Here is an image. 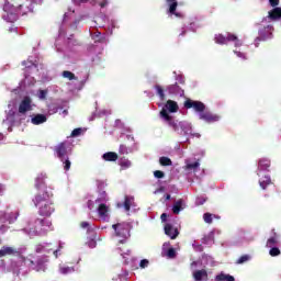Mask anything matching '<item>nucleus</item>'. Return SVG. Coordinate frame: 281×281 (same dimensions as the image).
Masks as SVG:
<instances>
[{
    "label": "nucleus",
    "instance_id": "nucleus-8",
    "mask_svg": "<svg viewBox=\"0 0 281 281\" xmlns=\"http://www.w3.org/2000/svg\"><path fill=\"white\" fill-rule=\"evenodd\" d=\"M200 120H203L207 124H214V122H218V120H221V116L210 111H204L203 113H200Z\"/></svg>",
    "mask_w": 281,
    "mask_h": 281
},
{
    "label": "nucleus",
    "instance_id": "nucleus-45",
    "mask_svg": "<svg viewBox=\"0 0 281 281\" xmlns=\"http://www.w3.org/2000/svg\"><path fill=\"white\" fill-rule=\"evenodd\" d=\"M80 227L82 229H88V232L91 229V225L89 224V222H81Z\"/></svg>",
    "mask_w": 281,
    "mask_h": 281
},
{
    "label": "nucleus",
    "instance_id": "nucleus-25",
    "mask_svg": "<svg viewBox=\"0 0 281 281\" xmlns=\"http://www.w3.org/2000/svg\"><path fill=\"white\" fill-rule=\"evenodd\" d=\"M133 201H135V198L125 195V200L123 203V207H124L125 212H131V205H132Z\"/></svg>",
    "mask_w": 281,
    "mask_h": 281
},
{
    "label": "nucleus",
    "instance_id": "nucleus-3",
    "mask_svg": "<svg viewBox=\"0 0 281 281\" xmlns=\"http://www.w3.org/2000/svg\"><path fill=\"white\" fill-rule=\"evenodd\" d=\"M117 238H122L119 243L124 244L131 238V223L123 222L112 225Z\"/></svg>",
    "mask_w": 281,
    "mask_h": 281
},
{
    "label": "nucleus",
    "instance_id": "nucleus-53",
    "mask_svg": "<svg viewBox=\"0 0 281 281\" xmlns=\"http://www.w3.org/2000/svg\"><path fill=\"white\" fill-rule=\"evenodd\" d=\"M0 231L2 232V234H5V232H8V226L5 225L0 226Z\"/></svg>",
    "mask_w": 281,
    "mask_h": 281
},
{
    "label": "nucleus",
    "instance_id": "nucleus-5",
    "mask_svg": "<svg viewBox=\"0 0 281 281\" xmlns=\"http://www.w3.org/2000/svg\"><path fill=\"white\" fill-rule=\"evenodd\" d=\"M184 109H194L196 113H203L205 111V103L187 99L184 101Z\"/></svg>",
    "mask_w": 281,
    "mask_h": 281
},
{
    "label": "nucleus",
    "instance_id": "nucleus-61",
    "mask_svg": "<svg viewBox=\"0 0 281 281\" xmlns=\"http://www.w3.org/2000/svg\"><path fill=\"white\" fill-rule=\"evenodd\" d=\"M30 263H31V265H34V261L31 260Z\"/></svg>",
    "mask_w": 281,
    "mask_h": 281
},
{
    "label": "nucleus",
    "instance_id": "nucleus-41",
    "mask_svg": "<svg viewBox=\"0 0 281 281\" xmlns=\"http://www.w3.org/2000/svg\"><path fill=\"white\" fill-rule=\"evenodd\" d=\"M167 256H168V258H176L177 257V251L175 250V248H169L167 250Z\"/></svg>",
    "mask_w": 281,
    "mask_h": 281
},
{
    "label": "nucleus",
    "instance_id": "nucleus-58",
    "mask_svg": "<svg viewBox=\"0 0 281 281\" xmlns=\"http://www.w3.org/2000/svg\"><path fill=\"white\" fill-rule=\"evenodd\" d=\"M3 192V187L0 184V194Z\"/></svg>",
    "mask_w": 281,
    "mask_h": 281
},
{
    "label": "nucleus",
    "instance_id": "nucleus-51",
    "mask_svg": "<svg viewBox=\"0 0 281 281\" xmlns=\"http://www.w3.org/2000/svg\"><path fill=\"white\" fill-rule=\"evenodd\" d=\"M207 201V199H204V198H198V203L200 205H203V203H205Z\"/></svg>",
    "mask_w": 281,
    "mask_h": 281
},
{
    "label": "nucleus",
    "instance_id": "nucleus-62",
    "mask_svg": "<svg viewBox=\"0 0 281 281\" xmlns=\"http://www.w3.org/2000/svg\"><path fill=\"white\" fill-rule=\"evenodd\" d=\"M31 3H34V0H31Z\"/></svg>",
    "mask_w": 281,
    "mask_h": 281
},
{
    "label": "nucleus",
    "instance_id": "nucleus-13",
    "mask_svg": "<svg viewBox=\"0 0 281 281\" xmlns=\"http://www.w3.org/2000/svg\"><path fill=\"white\" fill-rule=\"evenodd\" d=\"M22 66L24 67V69H31V71H34V70H36V71H38V61H34V60H32V59H26V60H24V61H22Z\"/></svg>",
    "mask_w": 281,
    "mask_h": 281
},
{
    "label": "nucleus",
    "instance_id": "nucleus-20",
    "mask_svg": "<svg viewBox=\"0 0 281 281\" xmlns=\"http://www.w3.org/2000/svg\"><path fill=\"white\" fill-rule=\"evenodd\" d=\"M35 225H41L44 229H52V221L47 218H37L35 220Z\"/></svg>",
    "mask_w": 281,
    "mask_h": 281
},
{
    "label": "nucleus",
    "instance_id": "nucleus-47",
    "mask_svg": "<svg viewBox=\"0 0 281 281\" xmlns=\"http://www.w3.org/2000/svg\"><path fill=\"white\" fill-rule=\"evenodd\" d=\"M43 181H44L43 176L37 177V178H36L35 187H36V188H41V183H43Z\"/></svg>",
    "mask_w": 281,
    "mask_h": 281
},
{
    "label": "nucleus",
    "instance_id": "nucleus-37",
    "mask_svg": "<svg viewBox=\"0 0 281 281\" xmlns=\"http://www.w3.org/2000/svg\"><path fill=\"white\" fill-rule=\"evenodd\" d=\"M227 42H236V43H238V36H236L235 34L228 33L227 37H226V43Z\"/></svg>",
    "mask_w": 281,
    "mask_h": 281
},
{
    "label": "nucleus",
    "instance_id": "nucleus-18",
    "mask_svg": "<svg viewBox=\"0 0 281 281\" xmlns=\"http://www.w3.org/2000/svg\"><path fill=\"white\" fill-rule=\"evenodd\" d=\"M98 214L100 218L105 220L109 216V206L104 203L100 204L98 207Z\"/></svg>",
    "mask_w": 281,
    "mask_h": 281
},
{
    "label": "nucleus",
    "instance_id": "nucleus-15",
    "mask_svg": "<svg viewBox=\"0 0 281 281\" xmlns=\"http://www.w3.org/2000/svg\"><path fill=\"white\" fill-rule=\"evenodd\" d=\"M32 124L38 126L41 124H45L47 122V116L45 114H36L31 119Z\"/></svg>",
    "mask_w": 281,
    "mask_h": 281
},
{
    "label": "nucleus",
    "instance_id": "nucleus-54",
    "mask_svg": "<svg viewBox=\"0 0 281 281\" xmlns=\"http://www.w3.org/2000/svg\"><path fill=\"white\" fill-rule=\"evenodd\" d=\"M54 256H55L56 258H58V250H55V251H54Z\"/></svg>",
    "mask_w": 281,
    "mask_h": 281
},
{
    "label": "nucleus",
    "instance_id": "nucleus-19",
    "mask_svg": "<svg viewBox=\"0 0 281 281\" xmlns=\"http://www.w3.org/2000/svg\"><path fill=\"white\" fill-rule=\"evenodd\" d=\"M119 166H121V170H128V168L133 166V162H131L128 158L123 156L119 159Z\"/></svg>",
    "mask_w": 281,
    "mask_h": 281
},
{
    "label": "nucleus",
    "instance_id": "nucleus-2",
    "mask_svg": "<svg viewBox=\"0 0 281 281\" xmlns=\"http://www.w3.org/2000/svg\"><path fill=\"white\" fill-rule=\"evenodd\" d=\"M3 19L8 23H15V21H19V14H26L27 11H23V4L14 5L10 2H5L3 5Z\"/></svg>",
    "mask_w": 281,
    "mask_h": 281
},
{
    "label": "nucleus",
    "instance_id": "nucleus-11",
    "mask_svg": "<svg viewBox=\"0 0 281 281\" xmlns=\"http://www.w3.org/2000/svg\"><path fill=\"white\" fill-rule=\"evenodd\" d=\"M165 234L166 236H169L171 240H175L177 236H179V229L172 227V224H166L165 225Z\"/></svg>",
    "mask_w": 281,
    "mask_h": 281
},
{
    "label": "nucleus",
    "instance_id": "nucleus-7",
    "mask_svg": "<svg viewBox=\"0 0 281 281\" xmlns=\"http://www.w3.org/2000/svg\"><path fill=\"white\" fill-rule=\"evenodd\" d=\"M27 111H32V98L24 97L23 100L20 102L19 105V113L25 115Z\"/></svg>",
    "mask_w": 281,
    "mask_h": 281
},
{
    "label": "nucleus",
    "instance_id": "nucleus-29",
    "mask_svg": "<svg viewBox=\"0 0 281 281\" xmlns=\"http://www.w3.org/2000/svg\"><path fill=\"white\" fill-rule=\"evenodd\" d=\"M251 260V256L243 255L240 258L237 259L236 265H245V262H249Z\"/></svg>",
    "mask_w": 281,
    "mask_h": 281
},
{
    "label": "nucleus",
    "instance_id": "nucleus-42",
    "mask_svg": "<svg viewBox=\"0 0 281 281\" xmlns=\"http://www.w3.org/2000/svg\"><path fill=\"white\" fill-rule=\"evenodd\" d=\"M38 98H40V100H46L47 99V90H40Z\"/></svg>",
    "mask_w": 281,
    "mask_h": 281
},
{
    "label": "nucleus",
    "instance_id": "nucleus-56",
    "mask_svg": "<svg viewBox=\"0 0 281 281\" xmlns=\"http://www.w3.org/2000/svg\"><path fill=\"white\" fill-rule=\"evenodd\" d=\"M166 200H167V201H170V194H167V195H166Z\"/></svg>",
    "mask_w": 281,
    "mask_h": 281
},
{
    "label": "nucleus",
    "instance_id": "nucleus-32",
    "mask_svg": "<svg viewBox=\"0 0 281 281\" xmlns=\"http://www.w3.org/2000/svg\"><path fill=\"white\" fill-rule=\"evenodd\" d=\"M280 254H281L280 248H278L276 246L270 247L269 255L272 258H276V256H280Z\"/></svg>",
    "mask_w": 281,
    "mask_h": 281
},
{
    "label": "nucleus",
    "instance_id": "nucleus-30",
    "mask_svg": "<svg viewBox=\"0 0 281 281\" xmlns=\"http://www.w3.org/2000/svg\"><path fill=\"white\" fill-rule=\"evenodd\" d=\"M199 166H201L199 161L187 164L184 170H198Z\"/></svg>",
    "mask_w": 281,
    "mask_h": 281
},
{
    "label": "nucleus",
    "instance_id": "nucleus-22",
    "mask_svg": "<svg viewBox=\"0 0 281 281\" xmlns=\"http://www.w3.org/2000/svg\"><path fill=\"white\" fill-rule=\"evenodd\" d=\"M102 159H104V161H117L119 156H117V153L108 151L103 154Z\"/></svg>",
    "mask_w": 281,
    "mask_h": 281
},
{
    "label": "nucleus",
    "instance_id": "nucleus-23",
    "mask_svg": "<svg viewBox=\"0 0 281 281\" xmlns=\"http://www.w3.org/2000/svg\"><path fill=\"white\" fill-rule=\"evenodd\" d=\"M259 186L262 190H267V186H271V178L269 176L260 178Z\"/></svg>",
    "mask_w": 281,
    "mask_h": 281
},
{
    "label": "nucleus",
    "instance_id": "nucleus-1",
    "mask_svg": "<svg viewBox=\"0 0 281 281\" xmlns=\"http://www.w3.org/2000/svg\"><path fill=\"white\" fill-rule=\"evenodd\" d=\"M35 207H38L40 216L49 218L56 212V205L52 201V195L47 191H41L33 199Z\"/></svg>",
    "mask_w": 281,
    "mask_h": 281
},
{
    "label": "nucleus",
    "instance_id": "nucleus-39",
    "mask_svg": "<svg viewBox=\"0 0 281 281\" xmlns=\"http://www.w3.org/2000/svg\"><path fill=\"white\" fill-rule=\"evenodd\" d=\"M154 177L156 179H164V177H166V173H164V171H161V170H156V171H154Z\"/></svg>",
    "mask_w": 281,
    "mask_h": 281
},
{
    "label": "nucleus",
    "instance_id": "nucleus-34",
    "mask_svg": "<svg viewBox=\"0 0 281 281\" xmlns=\"http://www.w3.org/2000/svg\"><path fill=\"white\" fill-rule=\"evenodd\" d=\"M64 170L69 171L71 169V160H69V156H67L64 160Z\"/></svg>",
    "mask_w": 281,
    "mask_h": 281
},
{
    "label": "nucleus",
    "instance_id": "nucleus-14",
    "mask_svg": "<svg viewBox=\"0 0 281 281\" xmlns=\"http://www.w3.org/2000/svg\"><path fill=\"white\" fill-rule=\"evenodd\" d=\"M165 111H169V113H177V111H179V104L173 100H168L165 104Z\"/></svg>",
    "mask_w": 281,
    "mask_h": 281
},
{
    "label": "nucleus",
    "instance_id": "nucleus-33",
    "mask_svg": "<svg viewBox=\"0 0 281 281\" xmlns=\"http://www.w3.org/2000/svg\"><path fill=\"white\" fill-rule=\"evenodd\" d=\"M157 91V95H159L160 100H164L166 98V94L164 93V88L159 85L155 87Z\"/></svg>",
    "mask_w": 281,
    "mask_h": 281
},
{
    "label": "nucleus",
    "instance_id": "nucleus-4",
    "mask_svg": "<svg viewBox=\"0 0 281 281\" xmlns=\"http://www.w3.org/2000/svg\"><path fill=\"white\" fill-rule=\"evenodd\" d=\"M56 156L60 161H65V158L69 155V144L67 142H61L54 148Z\"/></svg>",
    "mask_w": 281,
    "mask_h": 281
},
{
    "label": "nucleus",
    "instance_id": "nucleus-55",
    "mask_svg": "<svg viewBox=\"0 0 281 281\" xmlns=\"http://www.w3.org/2000/svg\"><path fill=\"white\" fill-rule=\"evenodd\" d=\"M196 261L191 262V267H196Z\"/></svg>",
    "mask_w": 281,
    "mask_h": 281
},
{
    "label": "nucleus",
    "instance_id": "nucleus-40",
    "mask_svg": "<svg viewBox=\"0 0 281 281\" xmlns=\"http://www.w3.org/2000/svg\"><path fill=\"white\" fill-rule=\"evenodd\" d=\"M79 135H82V128H80V127L75 128V130L71 132V137H79Z\"/></svg>",
    "mask_w": 281,
    "mask_h": 281
},
{
    "label": "nucleus",
    "instance_id": "nucleus-35",
    "mask_svg": "<svg viewBox=\"0 0 281 281\" xmlns=\"http://www.w3.org/2000/svg\"><path fill=\"white\" fill-rule=\"evenodd\" d=\"M203 221H204V223H207L209 225H212L213 215L211 213H204L203 214Z\"/></svg>",
    "mask_w": 281,
    "mask_h": 281
},
{
    "label": "nucleus",
    "instance_id": "nucleus-44",
    "mask_svg": "<svg viewBox=\"0 0 281 281\" xmlns=\"http://www.w3.org/2000/svg\"><path fill=\"white\" fill-rule=\"evenodd\" d=\"M34 269L35 271H45V265L43 261H37V266Z\"/></svg>",
    "mask_w": 281,
    "mask_h": 281
},
{
    "label": "nucleus",
    "instance_id": "nucleus-36",
    "mask_svg": "<svg viewBox=\"0 0 281 281\" xmlns=\"http://www.w3.org/2000/svg\"><path fill=\"white\" fill-rule=\"evenodd\" d=\"M63 77L68 78V80H76V75H74L71 71H64Z\"/></svg>",
    "mask_w": 281,
    "mask_h": 281
},
{
    "label": "nucleus",
    "instance_id": "nucleus-60",
    "mask_svg": "<svg viewBox=\"0 0 281 281\" xmlns=\"http://www.w3.org/2000/svg\"><path fill=\"white\" fill-rule=\"evenodd\" d=\"M186 34V31H183L181 34H180V36H183Z\"/></svg>",
    "mask_w": 281,
    "mask_h": 281
},
{
    "label": "nucleus",
    "instance_id": "nucleus-48",
    "mask_svg": "<svg viewBox=\"0 0 281 281\" xmlns=\"http://www.w3.org/2000/svg\"><path fill=\"white\" fill-rule=\"evenodd\" d=\"M271 235H272L271 236L272 238H280V235H278V233L276 232V228L271 229Z\"/></svg>",
    "mask_w": 281,
    "mask_h": 281
},
{
    "label": "nucleus",
    "instance_id": "nucleus-46",
    "mask_svg": "<svg viewBox=\"0 0 281 281\" xmlns=\"http://www.w3.org/2000/svg\"><path fill=\"white\" fill-rule=\"evenodd\" d=\"M271 8H278L280 5V0H269Z\"/></svg>",
    "mask_w": 281,
    "mask_h": 281
},
{
    "label": "nucleus",
    "instance_id": "nucleus-9",
    "mask_svg": "<svg viewBox=\"0 0 281 281\" xmlns=\"http://www.w3.org/2000/svg\"><path fill=\"white\" fill-rule=\"evenodd\" d=\"M160 117H162V120L165 122H168L169 126L173 127V131H177L179 128V126L177 125V123L172 120V117L170 116V114H168V111L166 109H162L160 111Z\"/></svg>",
    "mask_w": 281,
    "mask_h": 281
},
{
    "label": "nucleus",
    "instance_id": "nucleus-31",
    "mask_svg": "<svg viewBox=\"0 0 281 281\" xmlns=\"http://www.w3.org/2000/svg\"><path fill=\"white\" fill-rule=\"evenodd\" d=\"M181 205H183V202L181 200L177 201L173 204V207H172L173 214H179V212H181Z\"/></svg>",
    "mask_w": 281,
    "mask_h": 281
},
{
    "label": "nucleus",
    "instance_id": "nucleus-43",
    "mask_svg": "<svg viewBox=\"0 0 281 281\" xmlns=\"http://www.w3.org/2000/svg\"><path fill=\"white\" fill-rule=\"evenodd\" d=\"M148 265H150V261H148V259H142L139 262L140 269H146V267H148Z\"/></svg>",
    "mask_w": 281,
    "mask_h": 281
},
{
    "label": "nucleus",
    "instance_id": "nucleus-16",
    "mask_svg": "<svg viewBox=\"0 0 281 281\" xmlns=\"http://www.w3.org/2000/svg\"><path fill=\"white\" fill-rule=\"evenodd\" d=\"M193 278L195 281L207 280V270L202 269L194 271Z\"/></svg>",
    "mask_w": 281,
    "mask_h": 281
},
{
    "label": "nucleus",
    "instance_id": "nucleus-28",
    "mask_svg": "<svg viewBox=\"0 0 281 281\" xmlns=\"http://www.w3.org/2000/svg\"><path fill=\"white\" fill-rule=\"evenodd\" d=\"M160 166H172V160L169 157L162 156L159 158Z\"/></svg>",
    "mask_w": 281,
    "mask_h": 281
},
{
    "label": "nucleus",
    "instance_id": "nucleus-49",
    "mask_svg": "<svg viewBox=\"0 0 281 281\" xmlns=\"http://www.w3.org/2000/svg\"><path fill=\"white\" fill-rule=\"evenodd\" d=\"M100 8H106V5H109V1L108 0H103L99 3Z\"/></svg>",
    "mask_w": 281,
    "mask_h": 281
},
{
    "label": "nucleus",
    "instance_id": "nucleus-6",
    "mask_svg": "<svg viewBox=\"0 0 281 281\" xmlns=\"http://www.w3.org/2000/svg\"><path fill=\"white\" fill-rule=\"evenodd\" d=\"M19 218V211L5 212L0 211V223H14Z\"/></svg>",
    "mask_w": 281,
    "mask_h": 281
},
{
    "label": "nucleus",
    "instance_id": "nucleus-27",
    "mask_svg": "<svg viewBox=\"0 0 281 281\" xmlns=\"http://www.w3.org/2000/svg\"><path fill=\"white\" fill-rule=\"evenodd\" d=\"M215 43H217V45H226L227 37H225L223 34H217L215 35Z\"/></svg>",
    "mask_w": 281,
    "mask_h": 281
},
{
    "label": "nucleus",
    "instance_id": "nucleus-12",
    "mask_svg": "<svg viewBox=\"0 0 281 281\" xmlns=\"http://www.w3.org/2000/svg\"><path fill=\"white\" fill-rule=\"evenodd\" d=\"M268 19H270V21H279V19H281V8L273 7V9L268 12Z\"/></svg>",
    "mask_w": 281,
    "mask_h": 281
},
{
    "label": "nucleus",
    "instance_id": "nucleus-63",
    "mask_svg": "<svg viewBox=\"0 0 281 281\" xmlns=\"http://www.w3.org/2000/svg\"><path fill=\"white\" fill-rule=\"evenodd\" d=\"M257 41H260V37H257Z\"/></svg>",
    "mask_w": 281,
    "mask_h": 281
},
{
    "label": "nucleus",
    "instance_id": "nucleus-26",
    "mask_svg": "<svg viewBox=\"0 0 281 281\" xmlns=\"http://www.w3.org/2000/svg\"><path fill=\"white\" fill-rule=\"evenodd\" d=\"M278 243H280V238L270 237V238H268V240L266 243V247H268V248L276 247L278 245Z\"/></svg>",
    "mask_w": 281,
    "mask_h": 281
},
{
    "label": "nucleus",
    "instance_id": "nucleus-57",
    "mask_svg": "<svg viewBox=\"0 0 281 281\" xmlns=\"http://www.w3.org/2000/svg\"><path fill=\"white\" fill-rule=\"evenodd\" d=\"M81 1V3H88L89 2V0H80Z\"/></svg>",
    "mask_w": 281,
    "mask_h": 281
},
{
    "label": "nucleus",
    "instance_id": "nucleus-38",
    "mask_svg": "<svg viewBox=\"0 0 281 281\" xmlns=\"http://www.w3.org/2000/svg\"><path fill=\"white\" fill-rule=\"evenodd\" d=\"M119 155H128V147H126V145H121L119 148Z\"/></svg>",
    "mask_w": 281,
    "mask_h": 281
},
{
    "label": "nucleus",
    "instance_id": "nucleus-24",
    "mask_svg": "<svg viewBox=\"0 0 281 281\" xmlns=\"http://www.w3.org/2000/svg\"><path fill=\"white\" fill-rule=\"evenodd\" d=\"M216 281H236V279L234 278V276L232 274H225V273H220L215 277Z\"/></svg>",
    "mask_w": 281,
    "mask_h": 281
},
{
    "label": "nucleus",
    "instance_id": "nucleus-50",
    "mask_svg": "<svg viewBox=\"0 0 281 281\" xmlns=\"http://www.w3.org/2000/svg\"><path fill=\"white\" fill-rule=\"evenodd\" d=\"M160 218H161L162 223H166V221H168V214L162 213V214L160 215Z\"/></svg>",
    "mask_w": 281,
    "mask_h": 281
},
{
    "label": "nucleus",
    "instance_id": "nucleus-21",
    "mask_svg": "<svg viewBox=\"0 0 281 281\" xmlns=\"http://www.w3.org/2000/svg\"><path fill=\"white\" fill-rule=\"evenodd\" d=\"M13 254H16V250L13 247L3 246L2 249H0V258L12 256Z\"/></svg>",
    "mask_w": 281,
    "mask_h": 281
},
{
    "label": "nucleus",
    "instance_id": "nucleus-59",
    "mask_svg": "<svg viewBox=\"0 0 281 281\" xmlns=\"http://www.w3.org/2000/svg\"><path fill=\"white\" fill-rule=\"evenodd\" d=\"M199 251H203V246H199Z\"/></svg>",
    "mask_w": 281,
    "mask_h": 281
},
{
    "label": "nucleus",
    "instance_id": "nucleus-52",
    "mask_svg": "<svg viewBox=\"0 0 281 281\" xmlns=\"http://www.w3.org/2000/svg\"><path fill=\"white\" fill-rule=\"evenodd\" d=\"M95 245H97V241L95 240H90L89 241V247L91 248V249H93L94 247H95Z\"/></svg>",
    "mask_w": 281,
    "mask_h": 281
},
{
    "label": "nucleus",
    "instance_id": "nucleus-17",
    "mask_svg": "<svg viewBox=\"0 0 281 281\" xmlns=\"http://www.w3.org/2000/svg\"><path fill=\"white\" fill-rule=\"evenodd\" d=\"M271 168V160L268 158H261L258 162V170H269Z\"/></svg>",
    "mask_w": 281,
    "mask_h": 281
},
{
    "label": "nucleus",
    "instance_id": "nucleus-10",
    "mask_svg": "<svg viewBox=\"0 0 281 281\" xmlns=\"http://www.w3.org/2000/svg\"><path fill=\"white\" fill-rule=\"evenodd\" d=\"M167 4L169 5V14H173L175 16H177L178 19H181V13L177 12V8L179 5V2L177 0H166Z\"/></svg>",
    "mask_w": 281,
    "mask_h": 281
}]
</instances>
